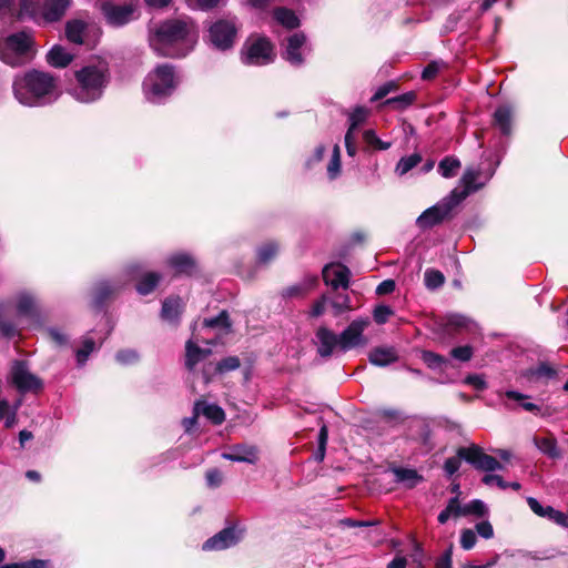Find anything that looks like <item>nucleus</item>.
Listing matches in <instances>:
<instances>
[{"instance_id":"obj_48","label":"nucleus","mask_w":568,"mask_h":568,"mask_svg":"<svg viewBox=\"0 0 568 568\" xmlns=\"http://www.w3.org/2000/svg\"><path fill=\"white\" fill-rule=\"evenodd\" d=\"M240 365H241V362H240L239 357L229 356V357L222 359L221 362H219L215 369L217 373L223 374V373H227V372L237 369L240 367Z\"/></svg>"},{"instance_id":"obj_49","label":"nucleus","mask_w":568,"mask_h":568,"mask_svg":"<svg viewBox=\"0 0 568 568\" xmlns=\"http://www.w3.org/2000/svg\"><path fill=\"white\" fill-rule=\"evenodd\" d=\"M414 98L415 94L413 92H408L386 100L385 104L394 105L397 109H404L413 103Z\"/></svg>"},{"instance_id":"obj_26","label":"nucleus","mask_w":568,"mask_h":568,"mask_svg":"<svg viewBox=\"0 0 568 568\" xmlns=\"http://www.w3.org/2000/svg\"><path fill=\"white\" fill-rule=\"evenodd\" d=\"M169 265L179 274L191 275L195 268L194 260L184 253L172 255L169 258Z\"/></svg>"},{"instance_id":"obj_33","label":"nucleus","mask_w":568,"mask_h":568,"mask_svg":"<svg viewBox=\"0 0 568 568\" xmlns=\"http://www.w3.org/2000/svg\"><path fill=\"white\" fill-rule=\"evenodd\" d=\"M422 162V155L418 153H413L408 156L402 158L396 164L395 172L403 176L408 173L410 170L416 168Z\"/></svg>"},{"instance_id":"obj_31","label":"nucleus","mask_w":568,"mask_h":568,"mask_svg":"<svg viewBox=\"0 0 568 568\" xmlns=\"http://www.w3.org/2000/svg\"><path fill=\"white\" fill-rule=\"evenodd\" d=\"M160 278H161L160 274L155 273V272H148V273L143 274L139 278V283L136 285V291L141 295H146V294L151 293L154 290V287L158 285Z\"/></svg>"},{"instance_id":"obj_52","label":"nucleus","mask_w":568,"mask_h":568,"mask_svg":"<svg viewBox=\"0 0 568 568\" xmlns=\"http://www.w3.org/2000/svg\"><path fill=\"white\" fill-rule=\"evenodd\" d=\"M390 315H393V310L387 305H378L373 312L374 321L377 324H385Z\"/></svg>"},{"instance_id":"obj_36","label":"nucleus","mask_w":568,"mask_h":568,"mask_svg":"<svg viewBox=\"0 0 568 568\" xmlns=\"http://www.w3.org/2000/svg\"><path fill=\"white\" fill-rule=\"evenodd\" d=\"M479 176V172L475 170H467L462 179V183L464 185V190L457 192H466V197L469 193L477 191L480 189L484 183H477V178Z\"/></svg>"},{"instance_id":"obj_22","label":"nucleus","mask_w":568,"mask_h":568,"mask_svg":"<svg viewBox=\"0 0 568 568\" xmlns=\"http://www.w3.org/2000/svg\"><path fill=\"white\" fill-rule=\"evenodd\" d=\"M369 362L375 366H387L398 359L394 347H375L369 352Z\"/></svg>"},{"instance_id":"obj_44","label":"nucleus","mask_w":568,"mask_h":568,"mask_svg":"<svg viewBox=\"0 0 568 568\" xmlns=\"http://www.w3.org/2000/svg\"><path fill=\"white\" fill-rule=\"evenodd\" d=\"M17 308L21 315H32L36 310L34 298L29 294H21L18 297Z\"/></svg>"},{"instance_id":"obj_25","label":"nucleus","mask_w":568,"mask_h":568,"mask_svg":"<svg viewBox=\"0 0 568 568\" xmlns=\"http://www.w3.org/2000/svg\"><path fill=\"white\" fill-rule=\"evenodd\" d=\"M88 26L79 19L70 20L65 24L67 39L75 44L84 43Z\"/></svg>"},{"instance_id":"obj_39","label":"nucleus","mask_w":568,"mask_h":568,"mask_svg":"<svg viewBox=\"0 0 568 568\" xmlns=\"http://www.w3.org/2000/svg\"><path fill=\"white\" fill-rule=\"evenodd\" d=\"M203 325L206 328H216L224 333H227L231 327L226 311H222L216 317L204 320Z\"/></svg>"},{"instance_id":"obj_32","label":"nucleus","mask_w":568,"mask_h":568,"mask_svg":"<svg viewBox=\"0 0 568 568\" xmlns=\"http://www.w3.org/2000/svg\"><path fill=\"white\" fill-rule=\"evenodd\" d=\"M275 20L287 29H294L300 26V20L292 10L277 8L274 11Z\"/></svg>"},{"instance_id":"obj_21","label":"nucleus","mask_w":568,"mask_h":568,"mask_svg":"<svg viewBox=\"0 0 568 568\" xmlns=\"http://www.w3.org/2000/svg\"><path fill=\"white\" fill-rule=\"evenodd\" d=\"M222 457L231 462L254 464L257 459L256 450L244 445L233 446L230 452L223 453Z\"/></svg>"},{"instance_id":"obj_10","label":"nucleus","mask_w":568,"mask_h":568,"mask_svg":"<svg viewBox=\"0 0 568 568\" xmlns=\"http://www.w3.org/2000/svg\"><path fill=\"white\" fill-rule=\"evenodd\" d=\"M10 379L19 393H38L42 389V381L32 374L26 362L16 361L11 367Z\"/></svg>"},{"instance_id":"obj_54","label":"nucleus","mask_w":568,"mask_h":568,"mask_svg":"<svg viewBox=\"0 0 568 568\" xmlns=\"http://www.w3.org/2000/svg\"><path fill=\"white\" fill-rule=\"evenodd\" d=\"M452 356L458 361L467 362L473 356V348L468 345L466 346H458L452 349L450 352Z\"/></svg>"},{"instance_id":"obj_57","label":"nucleus","mask_w":568,"mask_h":568,"mask_svg":"<svg viewBox=\"0 0 568 568\" xmlns=\"http://www.w3.org/2000/svg\"><path fill=\"white\" fill-rule=\"evenodd\" d=\"M483 483L487 486H493V485H496L497 487H499L500 489H506L508 488V483L505 481L503 479L501 476L499 475H495V474H486L484 477H483Z\"/></svg>"},{"instance_id":"obj_47","label":"nucleus","mask_w":568,"mask_h":568,"mask_svg":"<svg viewBox=\"0 0 568 568\" xmlns=\"http://www.w3.org/2000/svg\"><path fill=\"white\" fill-rule=\"evenodd\" d=\"M331 305L335 315H341L345 311L352 310L349 297L346 294H337Z\"/></svg>"},{"instance_id":"obj_30","label":"nucleus","mask_w":568,"mask_h":568,"mask_svg":"<svg viewBox=\"0 0 568 568\" xmlns=\"http://www.w3.org/2000/svg\"><path fill=\"white\" fill-rule=\"evenodd\" d=\"M47 61L54 68H64L72 61V55L64 48L54 45L48 52Z\"/></svg>"},{"instance_id":"obj_23","label":"nucleus","mask_w":568,"mask_h":568,"mask_svg":"<svg viewBox=\"0 0 568 568\" xmlns=\"http://www.w3.org/2000/svg\"><path fill=\"white\" fill-rule=\"evenodd\" d=\"M195 415L202 414L215 425H220L225 419L224 410L215 404H206L205 402H196L194 405Z\"/></svg>"},{"instance_id":"obj_40","label":"nucleus","mask_w":568,"mask_h":568,"mask_svg":"<svg viewBox=\"0 0 568 568\" xmlns=\"http://www.w3.org/2000/svg\"><path fill=\"white\" fill-rule=\"evenodd\" d=\"M317 283V277L312 276L307 278L303 284H296L290 286L285 290L284 295L288 297H297L305 295L308 291H311Z\"/></svg>"},{"instance_id":"obj_61","label":"nucleus","mask_w":568,"mask_h":568,"mask_svg":"<svg viewBox=\"0 0 568 568\" xmlns=\"http://www.w3.org/2000/svg\"><path fill=\"white\" fill-rule=\"evenodd\" d=\"M345 146L346 152L349 156H354L357 152L355 134L352 132H346L345 134Z\"/></svg>"},{"instance_id":"obj_4","label":"nucleus","mask_w":568,"mask_h":568,"mask_svg":"<svg viewBox=\"0 0 568 568\" xmlns=\"http://www.w3.org/2000/svg\"><path fill=\"white\" fill-rule=\"evenodd\" d=\"M18 17L38 23L60 21L72 4V0H20Z\"/></svg>"},{"instance_id":"obj_8","label":"nucleus","mask_w":568,"mask_h":568,"mask_svg":"<svg viewBox=\"0 0 568 568\" xmlns=\"http://www.w3.org/2000/svg\"><path fill=\"white\" fill-rule=\"evenodd\" d=\"M466 199V192H457L453 190L450 194L444 197L442 201L425 210L416 220V224L419 229H430L444 220H446L454 207H456L462 201Z\"/></svg>"},{"instance_id":"obj_3","label":"nucleus","mask_w":568,"mask_h":568,"mask_svg":"<svg viewBox=\"0 0 568 568\" xmlns=\"http://www.w3.org/2000/svg\"><path fill=\"white\" fill-rule=\"evenodd\" d=\"M75 79L72 95L80 102H93L101 98L109 82L108 67L104 63L87 65L75 72Z\"/></svg>"},{"instance_id":"obj_62","label":"nucleus","mask_w":568,"mask_h":568,"mask_svg":"<svg viewBox=\"0 0 568 568\" xmlns=\"http://www.w3.org/2000/svg\"><path fill=\"white\" fill-rule=\"evenodd\" d=\"M325 307H326V297L322 296L320 300H317L313 304L311 312H310L311 316H313V317L321 316L325 312Z\"/></svg>"},{"instance_id":"obj_46","label":"nucleus","mask_w":568,"mask_h":568,"mask_svg":"<svg viewBox=\"0 0 568 568\" xmlns=\"http://www.w3.org/2000/svg\"><path fill=\"white\" fill-rule=\"evenodd\" d=\"M95 349V343L92 338L85 337L82 347L77 351V361L79 365H84L89 355Z\"/></svg>"},{"instance_id":"obj_28","label":"nucleus","mask_w":568,"mask_h":568,"mask_svg":"<svg viewBox=\"0 0 568 568\" xmlns=\"http://www.w3.org/2000/svg\"><path fill=\"white\" fill-rule=\"evenodd\" d=\"M511 110L507 105H501L496 109L494 113V125L497 126L500 132L508 135L511 131Z\"/></svg>"},{"instance_id":"obj_9","label":"nucleus","mask_w":568,"mask_h":568,"mask_svg":"<svg viewBox=\"0 0 568 568\" xmlns=\"http://www.w3.org/2000/svg\"><path fill=\"white\" fill-rule=\"evenodd\" d=\"M273 45L265 37H251L244 44L242 61L250 65H264L273 62Z\"/></svg>"},{"instance_id":"obj_55","label":"nucleus","mask_w":568,"mask_h":568,"mask_svg":"<svg viewBox=\"0 0 568 568\" xmlns=\"http://www.w3.org/2000/svg\"><path fill=\"white\" fill-rule=\"evenodd\" d=\"M1 568H48V562L40 559H33L20 564L3 565Z\"/></svg>"},{"instance_id":"obj_19","label":"nucleus","mask_w":568,"mask_h":568,"mask_svg":"<svg viewBox=\"0 0 568 568\" xmlns=\"http://www.w3.org/2000/svg\"><path fill=\"white\" fill-rule=\"evenodd\" d=\"M442 325L447 333L454 332H469L474 333L477 329V325L470 318L462 314H448L442 318Z\"/></svg>"},{"instance_id":"obj_59","label":"nucleus","mask_w":568,"mask_h":568,"mask_svg":"<svg viewBox=\"0 0 568 568\" xmlns=\"http://www.w3.org/2000/svg\"><path fill=\"white\" fill-rule=\"evenodd\" d=\"M205 477H206V483L210 487H217L222 484V480H223L222 473L216 468H212V469L207 470Z\"/></svg>"},{"instance_id":"obj_41","label":"nucleus","mask_w":568,"mask_h":568,"mask_svg":"<svg viewBox=\"0 0 568 568\" xmlns=\"http://www.w3.org/2000/svg\"><path fill=\"white\" fill-rule=\"evenodd\" d=\"M486 511L487 507L485 503L479 499H474L464 506L459 504L460 517L468 515H476L478 517H481L486 514Z\"/></svg>"},{"instance_id":"obj_51","label":"nucleus","mask_w":568,"mask_h":568,"mask_svg":"<svg viewBox=\"0 0 568 568\" xmlns=\"http://www.w3.org/2000/svg\"><path fill=\"white\" fill-rule=\"evenodd\" d=\"M505 396L508 398V399H513V400H516V402H519L520 403V406L527 410V412H534L536 409H538L537 405H535L534 403H530V402H526V396L518 393V392H515V390H508L506 392Z\"/></svg>"},{"instance_id":"obj_29","label":"nucleus","mask_w":568,"mask_h":568,"mask_svg":"<svg viewBox=\"0 0 568 568\" xmlns=\"http://www.w3.org/2000/svg\"><path fill=\"white\" fill-rule=\"evenodd\" d=\"M393 473L395 475V480L397 483L405 484L407 488H414L423 480V476H420L415 469L397 467L393 469Z\"/></svg>"},{"instance_id":"obj_1","label":"nucleus","mask_w":568,"mask_h":568,"mask_svg":"<svg viewBox=\"0 0 568 568\" xmlns=\"http://www.w3.org/2000/svg\"><path fill=\"white\" fill-rule=\"evenodd\" d=\"M197 33L191 20L171 19L150 29V45L162 57L182 58L191 52Z\"/></svg>"},{"instance_id":"obj_34","label":"nucleus","mask_w":568,"mask_h":568,"mask_svg":"<svg viewBox=\"0 0 568 568\" xmlns=\"http://www.w3.org/2000/svg\"><path fill=\"white\" fill-rule=\"evenodd\" d=\"M116 287L111 285L109 282H100L97 284L94 288V305L95 307H101L103 303L110 297Z\"/></svg>"},{"instance_id":"obj_64","label":"nucleus","mask_w":568,"mask_h":568,"mask_svg":"<svg viewBox=\"0 0 568 568\" xmlns=\"http://www.w3.org/2000/svg\"><path fill=\"white\" fill-rule=\"evenodd\" d=\"M466 383L474 386L476 389L481 390L486 388L485 379L479 375H469L466 378Z\"/></svg>"},{"instance_id":"obj_56","label":"nucleus","mask_w":568,"mask_h":568,"mask_svg":"<svg viewBox=\"0 0 568 568\" xmlns=\"http://www.w3.org/2000/svg\"><path fill=\"white\" fill-rule=\"evenodd\" d=\"M443 65H444V63L438 62V61H433V62L428 63L425 67V69L423 70L422 78L424 80L434 79L438 74V72Z\"/></svg>"},{"instance_id":"obj_13","label":"nucleus","mask_w":568,"mask_h":568,"mask_svg":"<svg viewBox=\"0 0 568 568\" xmlns=\"http://www.w3.org/2000/svg\"><path fill=\"white\" fill-rule=\"evenodd\" d=\"M209 37L216 49L226 50L234 43L236 27L231 21L220 20L212 24L209 30Z\"/></svg>"},{"instance_id":"obj_42","label":"nucleus","mask_w":568,"mask_h":568,"mask_svg":"<svg viewBox=\"0 0 568 568\" xmlns=\"http://www.w3.org/2000/svg\"><path fill=\"white\" fill-rule=\"evenodd\" d=\"M278 252V246L275 242H267L261 245L257 250V261L261 264L268 263L275 257Z\"/></svg>"},{"instance_id":"obj_38","label":"nucleus","mask_w":568,"mask_h":568,"mask_svg":"<svg viewBox=\"0 0 568 568\" xmlns=\"http://www.w3.org/2000/svg\"><path fill=\"white\" fill-rule=\"evenodd\" d=\"M460 517L459 513V500L458 497H453L449 499L447 506L445 509H443L437 519L439 524H446L450 518H458Z\"/></svg>"},{"instance_id":"obj_15","label":"nucleus","mask_w":568,"mask_h":568,"mask_svg":"<svg viewBox=\"0 0 568 568\" xmlns=\"http://www.w3.org/2000/svg\"><path fill=\"white\" fill-rule=\"evenodd\" d=\"M349 270L342 264H329L323 268V280L326 285L333 288H347L349 284Z\"/></svg>"},{"instance_id":"obj_45","label":"nucleus","mask_w":568,"mask_h":568,"mask_svg":"<svg viewBox=\"0 0 568 568\" xmlns=\"http://www.w3.org/2000/svg\"><path fill=\"white\" fill-rule=\"evenodd\" d=\"M364 141L372 148L376 150H388L392 145L390 142L382 141L375 133L374 130H366L363 133Z\"/></svg>"},{"instance_id":"obj_17","label":"nucleus","mask_w":568,"mask_h":568,"mask_svg":"<svg viewBox=\"0 0 568 568\" xmlns=\"http://www.w3.org/2000/svg\"><path fill=\"white\" fill-rule=\"evenodd\" d=\"M527 503L530 509L538 516L548 518L555 524L568 528V514L552 508L551 506H542L536 498L528 497Z\"/></svg>"},{"instance_id":"obj_58","label":"nucleus","mask_w":568,"mask_h":568,"mask_svg":"<svg viewBox=\"0 0 568 568\" xmlns=\"http://www.w3.org/2000/svg\"><path fill=\"white\" fill-rule=\"evenodd\" d=\"M115 358L121 364H132L138 361V354L132 349H124L116 353Z\"/></svg>"},{"instance_id":"obj_16","label":"nucleus","mask_w":568,"mask_h":568,"mask_svg":"<svg viewBox=\"0 0 568 568\" xmlns=\"http://www.w3.org/2000/svg\"><path fill=\"white\" fill-rule=\"evenodd\" d=\"M317 352L322 357H329L335 348H339L338 336L327 327H320L315 334Z\"/></svg>"},{"instance_id":"obj_20","label":"nucleus","mask_w":568,"mask_h":568,"mask_svg":"<svg viewBox=\"0 0 568 568\" xmlns=\"http://www.w3.org/2000/svg\"><path fill=\"white\" fill-rule=\"evenodd\" d=\"M199 339H189L185 345V366L189 371H193L194 367L206 357L211 355L210 348H201Z\"/></svg>"},{"instance_id":"obj_7","label":"nucleus","mask_w":568,"mask_h":568,"mask_svg":"<svg viewBox=\"0 0 568 568\" xmlns=\"http://www.w3.org/2000/svg\"><path fill=\"white\" fill-rule=\"evenodd\" d=\"M32 39L30 33L20 31L0 41V59L12 67L20 65L29 59Z\"/></svg>"},{"instance_id":"obj_63","label":"nucleus","mask_w":568,"mask_h":568,"mask_svg":"<svg viewBox=\"0 0 568 568\" xmlns=\"http://www.w3.org/2000/svg\"><path fill=\"white\" fill-rule=\"evenodd\" d=\"M14 12V0H0V18L12 16Z\"/></svg>"},{"instance_id":"obj_24","label":"nucleus","mask_w":568,"mask_h":568,"mask_svg":"<svg viewBox=\"0 0 568 568\" xmlns=\"http://www.w3.org/2000/svg\"><path fill=\"white\" fill-rule=\"evenodd\" d=\"M532 440L535 446L549 458L557 459L561 456L557 439L554 435L535 436Z\"/></svg>"},{"instance_id":"obj_5","label":"nucleus","mask_w":568,"mask_h":568,"mask_svg":"<svg viewBox=\"0 0 568 568\" xmlns=\"http://www.w3.org/2000/svg\"><path fill=\"white\" fill-rule=\"evenodd\" d=\"M458 457H450L445 460L444 470L448 476H453L460 467V458L478 470L486 473L501 470L504 466L493 456L487 455L481 447L470 445L469 447H460L457 450Z\"/></svg>"},{"instance_id":"obj_37","label":"nucleus","mask_w":568,"mask_h":568,"mask_svg":"<svg viewBox=\"0 0 568 568\" xmlns=\"http://www.w3.org/2000/svg\"><path fill=\"white\" fill-rule=\"evenodd\" d=\"M460 162L456 158L446 156L438 164V172L443 178L449 179L456 175Z\"/></svg>"},{"instance_id":"obj_53","label":"nucleus","mask_w":568,"mask_h":568,"mask_svg":"<svg viewBox=\"0 0 568 568\" xmlns=\"http://www.w3.org/2000/svg\"><path fill=\"white\" fill-rule=\"evenodd\" d=\"M476 541H477V537H476V534H475L474 530H471V529H464V530H462V534H460V546L465 550L471 549L476 545Z\"/></svg>"},{"instance_id":"obj_35","label":"nucleus","mask_w":568,"mask_h":568,"mask_svg":"<svg viewBox=\"0 0 568 568\" xmlns=\"http://www.w3.org/2000/svg\"><path fill=\"white\" fill-rule=\"evenodd\" d=\"M368 113V109L356 106L348 115L349 128L347 132L356 134L357 129L366 121Z\"/></svg>"},{"instance_id":"obj_6","label":"nucleus","mask_w":568,"mask_h":568,"mask_svg":"<svg viewBox=\"0 0 568 568\" xmlns=\"http://www.w3.org/2000/svg\"><path fill=\"white\" fill-rule=\"evenodd\" d=\"M176 84L178 78L173 67L161 64L148 74L143 82V90L150 102L160 103L173 92Z\"/></svg>"},{"instance_id":"obj_18","label":"nucleus","mask_w":568,"mask_h":568,"mask_svg":"<svg viewBox=\"0 0 568 568\" xmlns=\"http://www.w3.org/2000/svg\"><path fill=\"white\" fill-rule=\"evenodd\" d=\"M306 44V38L303 33H294L287 39L284 59L293 65H301L304 62L302 52Z\"/></svg>"},{"instance_id":"obj_43","label":"nucleus","mask_w":568,"mask_h":568,"mask_svg":"<svg viewBox=\"0 0 568 568\" xmlns=\"http://www.w3.org/2000/svg\"><path fill=\"white\" fill-rule=\"evenodd\" d=\"M424 282L427 288L436 290L445 282V276L440 271L428 268L424 274Z\"/></svg>"},{"instance_id":"obj_14","label":"nucleus","mask_w":568,"mask_h":568,"mask_svg":"<svg viewBox=\"0 0 568 568\" xmlns=\"http://www.w3.org/2000/svg\"><path fill=\"white\" fill-rule=\"evenodd\" d=\"M135 6L114 4L106 2L102 6V12L106 22L112 27H122L136 18Z\"/></svg>"},{"instance_id":"obj_60","label":"nucleus","mask_w":568,"mask_h":568,"mask_svg":"<svg viewBox=\"0 0 568 568\" xmlns=\"http://www.w3.org/2000/svg\"><path fill=\"white\" fill-rule=\"evenodd\" d=\"M476 531L483 538L489 539L494 536V529L489 521H480L476 525Z\"/></svg>"},{"instance_id":"obj_11","label":"nucleus","mask_w":568,"mask_h":568,"mask_svg":"<svg viewBox=\"0 0 568 568\" xmlns=\"http://www.w3.org/2000/svg\"><path fill=\"white\" fill-rule=\"evenodd\" d=\"M368 325V318L354 320L338 336L339 349L347 352L352 348L366 345L367 341L363 336V332Z\"/></svg>"},{"instance_id":"obj_12","label":"nucleus","mask_w":568,"mask_h":568,"mask_svg":"<svg viewBox=\"0 0 568 568\" xmlns=\"http://www.w3.org/2000/svg\"><path fill=\"white\" fill-rule=\"evenodd\" d=\"M244 536V528L239 525L229 526L203 544L204 550H223L236 545Z\"/></svg>"},{"instance_id":"obj_2","label":"nucleus","mask_w":568,"mask_h":568,"mask_svg":"<svg viewBox=\"0 0 568 568\" xmlns=\"http://www.w3.org/2000/svg\"><path fill=\"white\" fill-rule=\"evenodd\" d=\"M13 93L16 99L27 106L51 103L59 95L54 78L40 71H31L16 78Z\"/></svg>"},{"instance_id":"obj_50","label":"nucleus","mask_w":568,"mask_h":568,"mask_svg":"<svg viewBox=\"0 0 568 568\" xmlns=\"http://www.w3.org/2000/svg\"><path fill=\"white\" fill-rule=\"evenodd\" d=\"M422 359L429 368H439L446 363V359L443 356L430 351H423Z\"/></svg>"},{"instance_id":"obj_27","label":"nucleus","mask_w":568,"mask_h":568,"mask_svg":"<svg viewBox=\"0 0 568 568\" xmlns=\"http://www.w3.org/2000/svg\"><path fill=\"white\" fill-rule=\"evenodd\" d=\"M182 308L183 303L180 297H169L163 302L161 316L164 321L176 322Z\"/></svg>"}]
</instances>
